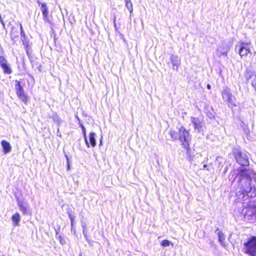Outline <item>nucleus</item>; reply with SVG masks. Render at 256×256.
I'll return each mask as SVG.
<instances>
[{
  "mask_svg": "<svg viewBox=\"0 0 256 256\" xmlns=\"http://www.w3.org/2000/svg\"><path fill=\"white\" fill-rule=\"evenodd\" d=\"M79 256H82V254H80L79 255Z\"/></svg>",
  "mask_w": 256,
  "mask_h": 256,
  "instance_id": "33",
  "label": "nucleus"
},
{
  "mask_svg": "<svg viewBox=\"0 0 256 256\" xmlns=\"http://www.w3.org/2000/svg\"><path fill=\"white\" fill-rule=\"evenodd\" d=\"M20 36L24 38V40H26V36L24 34V31L22 24H20Z\"/></svg>",
  "mask_w": 256,
  "mask_h": 256,
  "instance_id": "25",
  "label": "nucleus"
},
{
  "mask_svg": "<svg viewBox=\"0 0 256 256\" xmlns=\"http://www.w3.org/2000/svg\"><path fill=\"white\" fill-rule=\"evenodd\" d=\"M168 134L173 141L179 140L181 142L182 148L186 150L188 154H189L191 136L188 130H187L184 126H181L178 128V131L170 128Z\"/></svg>",
  "mask_w": 256,
  "mask_h": 256,
  "instance_id": "1",
  "label": "nucleus"
},
{
  "mask_svg": "<svg viewBox=\"0 0 256 256\" xmlns=\"http://www.w3.org/2000/svg\"><path fill=\"white\" fill-rule=\"evenodd\" d=\"M250 190L248 191H246V193L248 196L251 198L254 197L256 196V188H254L250 187Z\"/></svg>",
  "mask_w": 256,
  "mask_h": 256,
  "instance_id": "18",
  "label": "nucleus"
},
{
  "mask_svg": "<svg viewBox=\"0 0 256 256\" xmlns=\"http://www.w3.org/2000/svg\"><path fill=\"white\" fill-rule=\"evenodd\" d=\"M20 220V215L18 213L16 212L12 216V220L14 226H18L19 225V222Z\"/></svg>",
  "mask_w": 256,
  "mask_h": 256,
  "instance_id": "16",
  "label": "nucleus"
},
{
  "mask_svg": "<svg viewBox=\"0 0 256 256\" xmlns=\"http://www.w3.org/2000/svg\"><path fill=\"white\" fill-rule=\"evenodd\" d=\"M218 241L220 242L222 244V246H224V234L222 232H218Z\"/></svg>",
  "mask_w": 256,
  "mask_h": 256,
  "instance_id": "19",
  "label": "nucleus"
},
{
  "mask_svg": "<svg viewBox=\"0 0 256 256\" xmlns=\"http://www.w3.org/2000/svg\"><path fill=\"white\" fill-rule=\"evenodd\" d=\"M1 144L2 146L3 152L4 154L8 153L11 151L12 147L8 142L2 140L1 142Z\"/></svg>",
  "mask_w": 256,
  "mask_h": 256,
  "instance_id": "14",
  "label": "nucleus"
},
{
  "mask_svg": "<svg viewBox=\"0 0 256 256\" xmlns=\"http://www.w3.org/2000/svg\"><path fill=\"white\" fill-rule=\"evenodd\" d=\"M206 167H207V165L206 164H204V168H206Z\"/></svg>",
  "mask_w": 256,
  "mask_h": 256,
  "instance_id": "29",
  "label": "nucleus"
},
{
  "mask_svg": "<svg viewBox=\"0 0 256 256\" xmlns=\"http://www.w3.org/2000/svg\"><path fill=\"white\" fill-rule=\"evenodd\" d=\"M223 100L226 102L229 106L232 108L236 106L234 100L235 97L232 94L229 88H226L221 92Z\"/></svg>",
  "mask_w": 256,
  "mask_h": 256,
  "instance_id": "4",
  "label": "nucleus"
},
{
  "mask_svg": "<svg viewBox=\"0 0 256 256\" xmlns=\"http://www.w3.org/2000/svg\"><path fill=\"white\" fill-rule=\"evenodd\" d=\"M10 36H11L12 39H13L14 38H16V37L18 36V35L17 36H14V32L12 30L10 32Z\"/></svg>",
  "mask_w": 256,
  "mask_h": 256,
  "instance_id": "27",
  "label": "nucleus"
},
{
  "mask_svg": "<svg viewBox=\"0 0 256 256\" xmlns=\"http://www.w3.org/2000/svg\"><path fill=\"white\" fill-rule=\"evenodd\" d=\"M237 176H239L240 178H250V170L246 168H241L238 170V172L237 174Z\"/></svg>",
  "mask_w": 256,
  "mask_h": 256,
  "instance_id": "11",
  "label": "nucleus"
},
{
  "mask_svg": "<svg viewBox=\"0 0 256 256\" xmlns=\"http://www.w3.org/2000/svg\"><path fill=\"white\" fill-rule=\"evenodd\" d=\"M243 252L249 256H256V236H252L243 243Z\"/></svg>",
  "mask_w": 256,
  "mask_h": 256,
  "instance_id": "2",
  "label": "nucleus"
},
{
  "mask_svg": "<svg viewBox=\"0 0 256 256\" xmlns=\"http://www.w3.org/2000/svg\"><path fill=\"white\" fill-rule=\"evenodd\" d=\"M80 128H82V134L85 140L86 144L88 147H90V144H88V140L86 138L85 128L82 124H80Z\"/></svg>",
  "mask_w": 256,
  "mask_h": 256,
  "instance_id": "20",
  "label": "nucleus"
},
{
  "mask_svg": "<svg viewBox=\"0 0 256 256\" xmlns=\"http://www.w3.org/2000/svg\"><path fill=\"white\" fill-rule=\"evenodd\" d=\"M36 2L40 6V8L44 22L51 24L52 20L49 18V12L46 4L44 2H40L39 0H37Z\"/></svg>",
  "mask_w": 256,
  "mask_h": 256,
  "instance_id": "8",
  "label": "nucleus"
},
{
  "mask_svg": "<svg viewBox=\"0 0 256 256\" xmlns=\"http://www.w3.org/2000/svg\"><path fill=\"white\" fill-rule=\"evenodd\" d=\"M0 67L4 74H10L12 72L10 63L6 58L3 56H0Z\"/></svg>",
  "mask_w": 256,
  "mask_h": 256,
  "instance_id": "7",
  "label": "nucleus"
},
{
  "mask_svg": "<svg viewBox=\"0 0 256 256\" xmlns=\"http://www.w3.org/2000/svg\"><path fill=\"white\" fill-rule=\"evenodd\" d=\"M101 139H102V138ZM102 140H100V145H102Z\"/></svg>",
  "mask_w": 256,
  "mask_h": 256,
  "instance_id": "30",
  "label": "nucleus"
},
{
  "mask_svg": "<svg viewBox=\"0 0 256 256\" xmlns=\"http://www.w3.org/2000/svg\"><path fill=\"white\" fill-rule=\"evenodd\" d=\"M171 62L172 63L173 69L178 70V68L180 65V59L178 56H172L170 58Z\"/></svg>",
  "mask_w": 256,
  "mask_h": 256,
  "instance_id": "13",
  "label": "nucleus"
},
{
  "mask_svg": "<svg viewBox=\"0 0 256 256\" xmlns=\"http://www.w3.org/2000/svg\"><path fill=\"white\" fill-rule=\"evenodd\" d=\"M18 206L20 207V210L22 212L23 214H25L27 213L28 209L22 203L19 204Z\"/></svg>",
  "mask_w": 256,
  "mask_h": 256,
  "instance_id": "23",
  "label": "nucleus"
},
{
  "mask_svg": "<svg viewBox=\"0 0 256 256\" xmlns=\"http://www.w3.org/2000/svg\"><path fill=\"white\" fill-rule=\"evenodd\" d=\"M206 88L210 90L211 88V86L210 84H208L206 85Z\"/></svg>",
  "mask_w": 256,
  "mask_h": 256,
  "instance_id": "28",
  "label": "nucleus"
},
{
  "mask_svg": "<svg viewBox=\"0 0 256 256\" xmlns=\"http://www.w3.org/2000/svg\"><path fill=\"white\" fill-rule=\"evenodd\" d=\"M244 216L248 219L256 218V204L248 205L244 208Z\"/></svg>",
  "mask_w": 256,
  "mask_h": 256,
  "instance_id": "9",
  "label": "nucleus"
},
{
  "mask_svg": "<svg viewBox=\"0 0 256 256\" xmlns=\"http://www.w3.org/2000/svg\"><path fill=\"white\" fill-rule=\"evenodd\" d=\"M192 158H190H190L188 159V160H192Z\"/></svg>",
  "mask_w": 256,
  "mask_h": 256,
  "instance_id": "32",
  "label": "nucleus"
},
{
  "mask_svg": "<svg viewBox=\"0 0 256 256\" xmlns=\"http://www.w3.org/2000/svg\"><path fill=\"white\" fill-rule=\"evenodd\" d=\"M68 216L70 220L71 226H72L74 221V216L72 214V213L70 212H68Z\"/></svg>",
  "mask_w": 256,
  "mask_h": 256,
  "instance_id": "24",
  "label": "nucleus"
},
{
  "mask_svg": "<svg viewBox=\"0 0 256 256\" xmlns=\"http://www.w3.org/2000/svg\"><path fill=\"white\" fill-rule=\"evenodd\" d=\"M22 42L24 46V49L26 51V54L28 56L30 53V48L31 44L27 40H22Z\"/></svg>",
  "mask_w": 256,
  "mask_h": 256,
  "instance_id": "17",
  "label": "nucleus"
},
{
  "mask_svg": "<svg viewBox=\"0 0 256 256\" xmlns=\"http://www.w3.org/2000/svg\"><path fill=\"white\" fill-rule=\"evenodd\" d=\"M96 134L90 132L89 134V142H88L90 146L94 147L96 146Z\"/></svg>",
  "mask_w": 256,
  "mask_h": 256,
  "instance_id": "15",
  "label": "nucleus"
},
{
  "mask_svg": "<svg viewBox=\"0 0 256 256\" xmlns=\"http://www.w3.org/2000/svg\"><path fill=\"white\" fill-rule=\"evenodd\" d=\"M16 91L18 97L25 104H26L28 101V98L24 91L20 82L16 80Z\"/></svg>",
  "mask_w": 256,
  "mask_h": 256,
  "instance_id": "6",
  "label": "nucleus"
},
{
  "mask_svg": "<svg viewBox=\"0 0 256 256\" xmlns=\"http://www.w3.org/2000/svg\"><path fill=\"white\" fill-rule=\"evenodd\" d=\"M160 244L162 246H168L170 245H172V246H173V245H174L173 243L171 242L168 240H162L160 242Z\"/></svg>",
  "mask_w": 256,
  "mask_h": 256,
  "instance_id": "22",
  "label": "nucleus"
},
{
  "mask_svg": "<svg viewBox=\"0 0 256 256\" xmlns=\"http://www.w3.org/2000/svg\"><path fill=\"white\" fill-rule=\"evenodd\" d=\"M125 2H126V6L128 10L130 12V14H132L133 11V7H132V4L130 0L125 1Z\"/></svg>",
  "mask_w": 256,
  "mask_h": 256,
  "instance_id": "21",
  "label": "nucleus"
},
{
  "mask_svg": "<svg viewBox=\"0 0 256 256\" xmlns=\"http://www.w3.org/2000/svg\"><path fill=\"white\" fill-rule=\"evenodd\" d=\"M70 168V166H69V164H68V170Z\"/></svg>",
  "mask_w": 256,
  "mask_h": 256,
  "instance_id": "31",
  "label": "nucleus"
},
{
  "mask_svg": "<svg viewBox=\"0 0 256 256\" xmlns=\"http://www.w3.org/2000/svg\"><path fill=\"white\" fill-rule=\"evenodd\" d=\"M233 155L236 162L242 166H249V160L248 156L238 148L233 150Z\"/></svg>",
  "mask_w": 256,
  "mask_h": 256,
  "instance_id": "3",
  "label": "nucleus"
},
{
  "mask_svg": "<svg viewBox=\"0 0 256 256\" xmlns=\"http://www.w3.org/2000/svg\"><path fill=\"white\" fill-rule=\"evenodd\" d=\"M245 76L246 81L250 84L256 92V74L254 72L248 70L246 72Z\"/></svg>",
  "mask_w": 256,
  "mask_h": 256,
  "instance_id": "10",
  "label": "nucleus"
},
{
  "mask_svg": "<svg viewBox=\"0 0 256 256\" xmlns=\"http://www.w3.org/2000/svg\"><path fill=\"white\" fill-rule=\"evenodd\" d=\"M191 120L195 130H200L202 128V122L198 118L192 117Z\"/></svg>",
  "mask_w": 256,
  "mask_h": 256,
  "instance_id": "12",
  "label": "nucleus"
},
{
  "mask_svg": "<svg viewBox=\"0 0 256 256\" xmlns=\"http://www.w3.org/2000/svg\"><path fill=\"white\" fill-rule=\"evenodd\" d=\"M250 44L251 43L250 42H239L238 53L241 58H246L248 55L252 54Z\"/></svg>",
  "mask_w": 256,
  "mask_h": 256,
  "instance_id": "5",
  "label": "nucleus"
},
{
  "mask_svg": "<svg viewBox=\"0 0 256 256\" xmlns=\"http://www.w3.org/2000/svg\"><path fill=\"white\" fill-rule=\"evenodd\" d=\"M58 240H59V241H60V242L62 244H66V240H64V238L63 236H58Z\"/></svg>",
  "mask_w": 256,
  "mask_h": 256,
  "instance_id": "26",
  "label": "nucleus"
}]
</instances>
